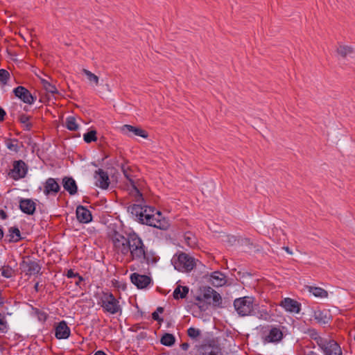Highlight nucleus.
Segmentation results:
<instances>
[{
    "label": "nucleus",
    "mask_w": 355,
    "mask_h": 355,
    "mask_svg": "<svg viewBox=\"0 0 355 355\" xmlns=\"http://www.w3.org/2000/svg\"><path fill=\"white\" fill-rule=\"evenodd\" d=\"M112 243L117 253L128 256L132 261L147 265L156 262L154 254L148 251L141 238L134 232L126 236L114 232Z\"/></svg>",
    "instance_id": "1"
},
{
    "label": "nucleus",
    "mask_w": 355,
    "mask_h": 355,
    "mask_svg": "<svg viewBox=\"0 0 355 355\" xmlns=\"http://www.w3.org/2000/svg\"><path fill=\"white\" fill-rule=\"evenodd\" d=\"M76 217L81 223H88L92 220L90 211L82 205H78L76 207Z\"/></svg>",
    "instance_id": "16"
},
{
    "label": "nucleus",
    "mask_w": 355,
    "mask_h": 355,
    "mask_svg": "<svg viewBox=\"0 0 355 355\" xmlns=\"http://www.w3.org/2000/svg\"><path fill=\"white\" fill-rule=\"evenodd\" d=\"M36 203L28 198H22L19 200V209L28 215H33L35 211Z\"/></svg>",
    "instance_id": "17"
},
{
    "label": "nucleus",
    "mask_w": 355,
    "mask_h": 355,
    "mask_svg": "<svg viewBox=\"0 0 355 355\" xmlns=\"http://www.w3.org/2000/svg\"><path fill=\"white\" fill-rule=\"evenodd\" d=\"M155 311H157L158 314L159 313H162L164 312V308L161 307V306H159V307L157 308Z\"/></svg>",
    "instance_id": "56"
},
{
    "label": "nucleus",
    "mask_w": 355,
    "mask_h": 355,
    "mask_svg": "<svg viewBox=\"0 0 355 355\" xmlns=\"http://www.w3.org/2000/svg\"><path fill=\"white\" fill-rule=\"evenodd\" d=\"M336 52L338 55H340L342 58H345L347 55L353 53L354 49L352 46L347 45H340L336 50Z\"/></svg>",
    "instance_id": "27"
},
{
    "label": "nucleus",
    "mask_w": 355,
    "mask_h": 355,
    "mask_svg": "<svg viewBox=\"0 0 355 355\" xmlns=\"http://www.w3.org/2000/svg\"><path fill=\"white\" fill-rule=\"evenodd\" d=\"M155 212V208L153 207L144 206V209L142 210V216L139 218V222L141 224L146 225V220H147L146 215H150L152 213Z\"/></svg>",
    "instance_id": "31"
},
{
    "label": "nucleus",
    "mask_w": 355,
    "mask_h": 355,
    "mask_svg": "<svg viewBox=\"0 0 355 355\" xmlns=\"http://www.w3.org/2000/svg\"><path fill=\"white\" fill-rule=\"evenodd\" d=\"M18 142V140L16 139H6L5 141L8 149L15 153H17L19 150Z\"/></svg>",
    "instance_id": "30"
},
{
    "label": "nucleus",
    "mask_w": 355,
    "mask_h": 355,
    "mask_svg": "<svg viewBox=\"0 0 355 355\" xmlns=\"http://www.w3.org/2000/svg\"><path fill=\"white\" fill-rule=\"evenodd\" d=\"M146 225L159 230H167L169 227L168 221L163 217L162 213L155 209V212L146 215Z\"/></svg>",
    "instance_id": "5"
},
{
    "label": "nucleus",
    "mask_w": 355,
    "mask_h": 355,
    "mask_svg": "<svg viewBox=\"0 0 355 355\" xmlns=\"http://www.w3.org/2000/svg\"><path fill=\"white\" fill-rule=\"evenodd\" d=\"M1 272V275L6 278H10L15 275V270L10 266H3Z\"/></svg>",
    "instance_id": "34"
},
{
    "label": "nucleus",
    "mask_w": 355,
    "mask_h": 355,
    "mask_svg": "<svg viewBox=\"0 0 355 355\" xmlns=\"http://www.w3.org/2000/svg\"><path fill=\"white\" fill-rule=\"evenodd\" d=\"M13 93L16 97L28 105L33 104L36 99V97L33 96L29 90L23 86H18L15 88Z\"/></svg>",
    "instance_id": "9"
},
{
    "label": "nucleus",
    "mask_w": 355,
    "mask_h": 355,
    "mask_svg": "<svg viewBox=\"0 0 355 355\" xmlns=\"http://www.w3.org/2000/svg\"><path fill=\"white\" fill-rule=\"evenodd\" d=\"M121 171L125 178L130 182L134 191L135 192L136 202H142L144 200L142 193L140 192V191L137 189V187L135 185V182L133 180L134 175L132 173V169L129 166L126 164H123L121 166Z\"/></svg>",
    "instance_id": "8"
},
{
    "label": "nucleus",
    "mask_w": 355,
    "mask_h": 355,
    "mask_svg": "<svg viewBox=\"0 0 355 355\" xmlns=\"http://www.w3.org/2000/svg\"><path fill=\"white\" fill-rule=\"evenodd\" d=\"M84 141L86 143H91L92 141H95L97 139L96 137V130H90L84 135Z\"/></svg>",
    "instance_id": "37"
},
{
    "label": "nucleus",
    "mask_w": 355,
    "mask_h": 355,
    "mask_svg": "<svg viewBox=\"0 0 355 355\" xmlns=\"http://www.w3.org/2000/svg\"><path fill=\"white\" fill-rule=\"evenodd\" d=\"M283 249H284L286 252H288V254H293L292 251L290 250V248H289L288 247H287V246H284V247H283Z\"/></svg>",
    "instance_id": "55"
},
{
    "label": "nucleus",
    "mask_w": 355,
    "mask_h": 355,
    "mask_svg": "<svg viewBox=\"0 0 355 355\" xmlns=\"http://www.w3.org/2000/svg\"><path fill=\"white\" fill-rule=\"evenodd\" d=\"M7 330V322L4 315L0 313V331L4 333Z\"/></svg>",
    "instance_id": "46"
},
{
    "label": "nucleus",
    "mask_w": 355,
    "mask_h": 355,
    "mask_svg": "<svg viewBox=\"0 0 355 355\" xmlns=\"http://www.w3.org/2000/svg\"><path fill=\"white\" fill-rule=\"evenodd\" d=\"M34 311L40 321L44 322L48 318V315L46 314V313L38 309H34Z\"/></svg>",
    "instance_id": "44"
},
{
    "label": "nucleus",
    "mask_w": 355,
    "mask_h": 355,
    "mask_svg": "<svg viewBox=\"0 0 355 355\" xmlns=\"http://www.w3.org/2000/svg\"><path fill=\"white\" fill-rule=\"evenodd\" d=\"M3 231L2 230V228L0 227V241L3 239Z\"/></svg>",
    "instance_id": "59"
},
{
    "label": "nucleus",
    "mask_w": 355,
    "mask_h": 355,
    "mask_svg": "<svg viewBox=\"0 0 355 355\" xmlns=\"http://www.w3.org/2000/svg\"><path fill=\"white\" fill-rule=\"evenodd\" d=\"M27 173V166L22 160L15 161L13 168L10 172V175L15 180H18L25 177Z\"/></svg>",
    "instance_id": "10"
},
{
    "label": "nucleus",
    "mask_w": 355,
    "mask_h": 355,
    "mask_svg": "<svg viewBox=\"0 0 355 355\" xmlns=\"http://www.w3.org/2000/svg\"><path fill=\"white\" fill-rule=\"evenodd\" d=\"M70 334V328L64 320H62L55 324V336L57 339H67L69 337Z\"/></svg>",
    "instance_id": "13"
},
{
    "label": "nucleus",
    "mask_w": 355,
    "mask_h": 355,
    "mask_svg": "<svg viewBox=\"0 0 355 355\" xmlns=\"http://www.w3.org/2000/svg\"><path fill=\"white\" fill-rule=\"evenodd\" d=\"M236 241V238L234 236H227V242L230 245H234Z\"/></svg>",
    "instance_id": "50"
},
{
    "label": "nucleus",
    "mask_w": 355,
    "mask_h": 355,
    "mask_svg": "<svg viewBox=\"0 0 355 355\" xmlns=\"http://www.w3.org/2000/svg\"><path fill=\"white\" fill-rule=\"evenodd\" d=\"M314 340L316 342L317 345L320 347V348L322 349L323 347L325 346L326 343H327V342L329 340V339L323 338L320 336H319Z\"/></svg>",
    "instance_id": "47"
},
{
    "label": "nucleus",
    "mask_w": 355,
    "mask_h": 355,
    "mask_svg": "<svg viewBox=\"0 0 355 355\" xmlns=\"http://www.w3.org/2000/svg\"><path fill=\"white\" fill-rule=\"evenodd\" d=\"M10 78L9 72L3 69H0V82L3 85H6L8 79Z\"/></svg>",
    "instance_id": "40"
},
{
    "label": "nucleus",
    "mask_w": 355,
    "mask_h": 355,
    "mask_svg": "<svg viewBox=\"0 0 355 355\" xmlns=\"http://www.w3.org/2000/svg\"><path fill=\"white\" fill-rule=\"evenodd\" d=\"M7 214L3 209H0V218L3 220H5L7 218Z\"/></svg>",
    "instance_id": "52"
},
{
    "label": "nucleus",
    "mask_w": 355,
    "mask_h": 355,
    "mask_svg": "<svg viewBox=\"0 0 355 355\" xmlns=\"http://www.w3.org/2000/svg\"><path fill=\"white\" fill-rule=\"evenodd\" d=\"M308 290L315 297L324 298L328 296V292L320 287L309 286Z\"/></svg>",
    "instance_id": "26"
},
{
    "label": "nucleus",
    "mask_w": 355,
    "mask_h": 355,
    "mask_svg": "<svg viewBox=\"0 0 355 355\" xmlns=\"http://www.w3.org/2000/svg\"><path fill=\"white\" fill-rule=\"evenodd\" d=\"M8 236H10V242H18L21 240L20 231L17 227H10L8 230Z\"/></svg>",
    "instance_id": "25"
},
{
    "label": "nucleus",
    "mask_w": 355,
    "mask_h": 355,
    "mask_svg": "<svg viewBox=\"0 0 355 355\" xmlns=\"http://www.w3.org/2000/svg\"><path fill=\"white\" fill-rule=\"evenodd\" d=\"M152 318L155 320V321H157L159 324H161V322H163V318H160L157 311H154L153 313H152Z\"/></svg>",
    "instance_id": "48"
},
{
    "label": "nucleus",
    "mask_w": 355,
    "mask_h": 355,
    "mask_svg": "<svg viewBox=\"0 0 355 355\" xmlns=\"http://www.w3.org/2000/svg\"><path fill=\"white\" fill-rule=\"evenodd\" d=\"M94 355H107L103 351L98 350L94 353Z\"/></svg>",
    "instance_id": "54"
},
{
    "label": "nucleus",
    "mask_w": 355,
    "mask_h": 355,
    "mask_svg": "<svg viewBox=\"0 0 355 355\" xmlns=\"http://www.w3.org/2000/svg\"><path fill=\"white\" fill-rule=\"evenodd\" d=\"M144 208V206H142L141 204H133L128 207V210L132 216H135L136 219L139 221V218L143 217L142 210Z\"/></svg>",
    "instance_id": "23"
},
{
    "label": "nucleus",
    "mask_w": 355,
    "mask_h": 355,
    "mask_svg": "<svg viewBox=\"0 0 355 355\" xmlns=\"http://www.w3.org/2000/svg\"><path fill=\"white\" fill-rule=\"evenodd\" d=\"M130 279L132 283L140 289L146 288L151 282L150 277L136 272L131 275Z\"/></svg>",
    "instance_id": "12"
},
{
    "label": "nucleus",
    "mask_w": 355,
    "mask_h": 355,
    "mask_svg": "<svg viewBox=\"0 0 355 355\" xmlns=\"http://www.w3.org/2000/svg\"><path fill=\"white\" fill-rule=\"evenodd\" d=\"M67 277L68 278H73V277H78V282H76V284L78 285L79 282L83 281V278L82 276H80L78 272H74L72 269H70L67 272Z\"/></svg>",
    "instance_id": "45"
},
{
    "label": "nucleus",
    "mask_w": 355,
    "mask_h": 355,
    "mask_svg": "<svg viewBox=\"0 0 355 355\" xmlns=\"http://www.w3.org/2000/svg\"><path fill=\"white\" fill-rule=\"evenodd\" d=\"M180 347H181L182 349L186 351L189 349V344L188 343H183L181 344Z\"/></svg>",
    "instance_id": "53"
},
{
    "label": "nucleus",
    "mask_w": 355,
    "mask_h": 355,
    "mask_svg": "<svg viewBox=\"0 0 355 355\" xmlns=\"http://www.w3.org/2000/svg\"><path fill=\"white\" fill-rule=\"evenodd\" d=\"M101 306L105 313L112 315L121 314L122 308L119 301L110 292H103L100 299Z\"/></svg>",
    "instance_id": "3"
},
{
    "label": "nucleus",
    "mask_w": 355,
    "mask_h": 355,
    "mask_svg": "<svg viewBox=\"0 0 355 355\" xmlns=\"http://www.w3.org/2000/svg\"><path fill=\"white\" fill-rule=\"evenodd\" d=\"M211 345H196L195 349H196V355H207V349H210Z\"/></svg>",
    "instance_id": "35"
},
{
    "label": "nucleus",
    "mask_w": 355,
    "mask_h": 355,
    "mask_svg": "<svg viewBox=\"0 0 355 355\" xmlns=\"http://www.w3.org/2000/svg\"><path fill=\"white\" fill-rule=\"evenodd\" d=\"M121 130L125 134H128V132H133L135 135L139 136L145 139L148 137V134L144 130L131 125H124L122 126Z\"/></svg>",
    "instance_id": "21"
},
{
    "label": "nucleus",
    "mask_w": 355,
    "mask_h": 355,
    "mask_svg": "<svg viewBox=\"0 0 355 355\" xmlns=\"http://www.w3.org/2000/svg\"><path fill=\"white\" fill-rule=\"evenodd\" d=\"M279 306L290 313H299L301 311V304L297 300L290 297L283 299L280 302Z\"/></svg>",
    "instance_id": "11"
},
{
    "label": "nucleus",
    "mask_w": 355,
    "mask_h": 355,
    "mask_svg": "<svg viewBox=\"0 0 355 355\" xmlns=\"http://www.w3.org/2000/svg\"><path fill=\"white\" fill-rule=\"evenodd\" d=\"M196 299L199 302L205 301L215 307H222L223 300L220 295L210 286L200 288V295Z\"/></svg>",
    "instance_id": "4"
},
{
    "label": "nucleus",
    "mask_w": 355,
    "mask_h": 355,
    "mask_svg": "<svg viewBox=\"0 0 355 355\" xmlns=\"http://www.w3.org/2000/svg\"><path fill=\"white\" fill-rule=\"evenodd\" d=\"M34 289H35V292H38L39 291V282H37L35 284Z\"/></svg>",
    "instance_id": "57"
},
{
    "label": "nucleus",
    "mask_w": 355,
    "mask_h": 355,
    "mask_svg": "<svg viewBox=\"0 0 355 355\" xmlns=\"http://www.w3.org/2000/svg\"><path fill=\"white\" fill-rule=\"evenodd\" d=\"M254 315H256L259 319L268 320L270 318V315L269 312L266 310V309L261 308L258 310V311L254 313Z\"/></svg>",
    "instance_id": "36"
},
{
    "label": "nucleus",
    "mask_w": 355,
    "mask_h": 355,
    "mask_svg": "<svg viewBox=\"0 0 355 355\" xmlns=\"http://www.w3.org/2000/svg\"><path fill=\"white\" fill-rule=\"evenodd\" d=\"M6 115V113L5 110L0 107V121H3L5 119V116Z\"/></svg>",
    "instance_id": "51"
},
{
    "label": "nucleus",
    "mask_w": 355,
    "mask_h": 355,
    "mask_svg": "<svg viewBox=\"0 0 355 355\" xmlns=\"http://www.w3.org/2000/svg\"><path fill=\"white\" fill-rule=\"evenodd\" d=\"M314 318L320 323L326 324L328 322V318L323 315V312L321 311H315Z\"/></svg>",
    "instance_id": "39"
},
{
    "label": "nucleus",
    "mask_w": 355,
    "mask_h": 355,
    "mask_svg": "<svg viewBox=\"0 0 355 355\" xmlns=\"http://www.w3.org/2000/svg\"><path fill=\"white\" fill-rule=\"evenodd\" d=\"M4 304L3 298L1 296V293L0 292V306H2Z\"/></svg>",
    "instance_id": "58"
},
{
    "label": "nucleus",
    "mask_w": 355,
    "mask_h": 355,
    "mask_svg": "<svg viewBox=\"0 0 355 355\" xmlns=\"http://www.w3.org/2000/svg\"><path fill=\"white\" fill-rule=\"evenodd\" d=\"M196 266L195 259L189 254L182 252L178 257L175 267L178 270L191 271Z\"/></svg>",
    "instance_id": "6"
},
{
    "label": "nucleus",
    "mask_w": 355,
    "mask_h": 355,
    "mask_svg": "<svg viewBox=\"0 0 355 355\" xmlns=\"http://www.w3.org/2000/svg\"><path fill=\"white\" fill-rule=\"evenodd\" d=\"M31 116L25 114H21L19 116L20 123L24 125L26 130H30L33 126L32 123L29 122Z\"/></svg>",
    "instance_id": "32"
},
{
    "label": "nucleus",
    "mask_w": 355,
    "mask_h": 355,
    "mask_svg": "<svg viewBox=\"0 0 355 355\" xmlns=\"http://www.w3.org/2000/svg\"><path fill=\"white\" fill-rule=\"evenodd\" d=\"M175 342V336L168 333L164 334L161 338L160 343L165 346L171 347L174 345Z\"/></svg>",
    "instance_id": "28"
},
{
    "label": "nucleus",
    "mask_w": 355,
    "mask_h": 355,
    "mask_svg": "<svg viewBox=\"0 0 355 355\" xmlns=\"http://www.w3.org/2000/svg\"><path fill=\"white\" fill-rule=\"evenodd\" d=\"M64 189L71 196L77 193L78 187L76 181L71 177H64L62 179Z\"/></svg>",
    "instance_id": "19"
},
{
    "label": "nucleus",
    "mask_w": 355,
    "mask_h": 355,
    "mask_svg": "<svg viewBox=\"0 0 355 355\" xmlns=\"http://www.w3.org/2000/svg\"><path fill=\"white\" fill-rule=\"evenodd\" d=\"M21 270L26 275H35L40 272L41 266L36 261L31 260L28 257L27 260H23L20 263Z\"/></svg>",
    "instance_id": "7"
},
{
    "label": "nucleus",
    "mask_w": 355,
    "mask_h": 355,
    "mask_svg": "<svg viewBox=\"0 0 355 355\" xmlns=\"http://www.w3.org/2000/svg\"><path fill=\"white\" fill-rule=\"evenodd\" d=\"M325 355H342V349L340 345L334 340H331L326 343L322 349Z\"/></svg>",
    "instance_id": "15"
},
{
    "label": "nucleus",
    "mask_w": 355,
    "mask_h": 355,
    "mask_svg": "<svg viewBox=\"0 0 355 355\" xmlns=\"http://www.w3.org/2000/svg\"><path fill=\"white\" fill-rule=\"evenodd\" d=\"M184 240L187 245L190 247H193L196 244L194 236L190 232H187L185 234Z\"/></svg>",
    "instance_id": "42"
},
{
    "label": "nucleus",
    "mask_w": 355,
    "mask_h": 355,
    "mask_svg": "<svg viewBox=\"0 0 355 355\" xmlns=\"http://www.w3.org/2000/svg\"><path fill=\"white\" fill-rule=\"evenodd\" d=\"M283 338L282 331L277 327H272L268 335L266 337V340L270 343L280 341Z\"/></svg>",
    "instance_id": "22"
},
{
    "label": "nucleus",
    "mask_w": 355,
    "mask_h": 355,
    "mask_svg": "<svg viewBox=\"0 0 355 355\" xmlns=\"http://www.w3.org/2000/svg\"><path fill=\"white\" fill-rule=\"evenodd\" d=\"M235 311L241 317L253 315L258 305L254 304V299L250 296L236 298L233 303Z\"/></svg>",
    "instance_id": "2"
},
{
    "label": "nucleus",
    "mask_w": 355,
    "mask_h": 355,
    "mask_svg": "<svg viewBox=\"0 0 355 355\" xmlns=\"http://www.w3.org/2000/svg\"><path fill=\"white\" fill-rule=\"evenodd\" d=\"M309 336L312 340H315L320 335L315 329H309Z\"/></svg>",
    "instance_id": "49"
},
{
    "label": "nucleus",
    "mask_w": 355,
    "mask_h": 355,
    "mask_svg": "<svg viewBox=\"0 0 355 355\" xmlns=\"http://www.w3.org/2000/svg\"><path fill=\"white\" fill-rule=\"evenodd\" d=\"M209 282L212 286L219 287L225 285L227 280L225 276L222 272L214 271L210 275Z\"/></svg>",
    "instance_id": "20"
},
{
    "label": "nucleus",
    "mask_w": 355,
    "mask_h": 355,
    "mask_svg": "<svg viewBox=\"0 0 355 355\" xmlns=\"http://www.w3.org/2000/svg\"><path fill=\"white\" fill-rule=\"evenodd\" d=\"M207 355H223L221 348L219 346H211L210 349H207Z\"/></svg>",
    "instance_id": "43"
},
{
    "label": "nucleus",
    "mask_w": 355,
    "mask_h": 355,
    "mask_svg": "<svg viewBox=\"0 0 355 355\" xmlns=\"http://www.w3.org/2000/svg\"><path fill=\"white\" fill-rule=\"evenodd\" d=\"M306 355H318L316 352H313V351H310L307 353Z\"/></svg>",
    "instance_id": "60"
},
{
    "label": "nucleus",
    "mask_w": 355,
    "mask_h": 355,
    "mask_svg": "<svg viewBox=\"0 0 355 355\" xmlns=\"http://www.w3.org/2000/svg\"><path fill=\"white\" fill-rule=\"evenodd\" d=\"M189 288L187 286H178L173 293V297L175 300L185 298L189 293Z\"/></svg>",
    "instance_id": "24"
},
{
    "label": "nucleus",
    "mask_w": 355,
    "mask_h": 355,
    "mask_svg": "<svg viewBox=\"0 0 355 355\" xmlns=\"http://www.w3.org/2000/svg\"><path fill=\"white\" fill-rule=\"evenodd\" d=\"M96 186L98 187L105 189L109 187L110 180L107 172L103 169L99 168L96 171Z\"/></svg>",
    "instance_id": "18"
},
{
    "label": "nucleus",
    "mask_w": 355,
    "mask_h": 355,
    "mask_svg": "<svg viewBox=\"0 0 355 355\" xmlns=\"http://www.w3.org/2000/svg\"><path fill=\"white\" fill-rule=\"evenodd\" d=\"M201 332L198 329L194 327H189L187 329V335L192 339H196L200 336Z\"/></svg>",
    "instance_id": "41"
},
{
    "label": "nucleus",
    "mask_w": 355,
    "mask_h": 355,
    "mask_svg": "<svg viewBox=\"0 0 355 355\" xmlns=\"http://www.w3.org/2000/svg\"><path fill=\"white\" fill-rule=\"evenodd\" d=\"M41 83L42 85L43 88L49 93H51L52 94H58V91L56 88V87L50 83L48 80L41 78Z\"/></svg>",
    "instance_id": "29"
},
{
    "label": "nucleus",
    "mask_w": 355,
    "mask_h": 355,
    "mask_svg": "<svg viewBox=\"0 0 355 355\" xmlns=\"http://www.w3.org/2000/svg\"><path fill=\"white\" fill-rule=\"evenodd\" d=\"M83 72L87 76V79L90 82H93L95 84V85H98L99 78L96 75H95L94 73H92L90 71L86 69H83Z\"/></svg>",
    "instance_id": "38"
},
{
    "label": "nucleus",
    "mask_w": 355,
    "mask_h": 355,
    "mask_svg": "<svg viewBox=\"0 0 355 355\" xmlns=\"http://www.w3.org/2000/svg\"><path fill=\"white\" fill-rule=\"evenodd\" d=\"M66 127L68 130L75 131L78 128L76 123V119L73 116H69L66 120Z\"/></svg>",
    "instance_id": "33"
},
{
    "label": "nucleus",
    "mask_w": 355,
    "mask_h": 355,
    "mask_svg": "<svg viewBox=\"0 0 355 355\" xmlns=\"http://www.w3.org/2000/svg\"><path fill=\"white\" fill-rule=\"evenodd\" d=\"M60 189V187L54 178H48L44 184V193L46 196H55Z\"/></svg>",
    "instance_id": "14"
}]
</instances>
